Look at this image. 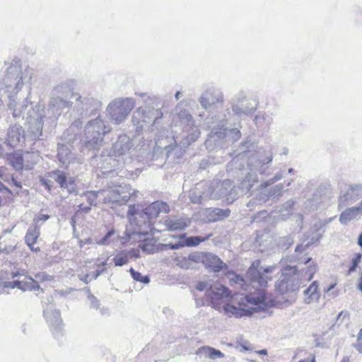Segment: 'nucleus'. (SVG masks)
I'll return each mask as SVG.
<instances>
[{"instance_id":"nucleus-1","label":"nucleus","mask_w":362,"mask_h":362,"mask_svg":"<svg viewBox=\"0 0 362 362\" xmlns=\"http://www.w3.org/2000/svg\"><path fill=\"white\" fill-rule=\"evenodd\" d=\"M274 267H261V262L254 261L247 270L250 278L249 284H246L245 279L235 275L230 279L231 281L238 284L240 288L247 293L231 295L230 291L220 283H214L207 290V297L210 299L212 307L221 310L223 309L229 316L241 317L251 315L258 309L264 310L268 308L276 306L278 302L273 298L267 288L268 281L272 280L267 274L273 271Z\"/></svg>"},{"instance_id":"nucleus-2","label":"nucleus","mask_w":362,"mask_h":362,"mask_svg":"<svg viewBox=\"0 0 362 362\" xmlns=\"http://www.w3.org/2000/svg\"><path fill=\"white\" fill-rule=\"evenodd\" d=\"M13 281L8 283V286L11 288H18L23 291H36L44 292L40 288L39 283H43L51 280V277L45 273H38L35 275V279L31 276L21 273L20 272L11 274Z\"/></svg>"},{"instance_id":"nucleus-3","label":"nucleus","mask_w":362,"mask_h":362,"mask_svg":"<svg viewBox=\"0 0 362 362\" xmlns=\"http://www.w3.org/2000/svg\"><path fill=\"white\" fill-rule=\"evenodd\" d=\"M298 270L296 266L287 265L281 269L280 278L275 284V292L284 295L298 288Z\"/></svg>"},{"instance_id":"nucleus-4","label":"nucleus","mask_w":362,"mask_h":362,"mask_svg":"<svg viewBox=\"0 0 362 362\" xmlns=\"http://www.w3.org/2000/svg\"><path fill=\"white\" fill-rule=\"evenodd\" d=\"M212 233H209L204 236L187 237L186 233H182L179 235H173V238H178L180 240L176 243H170L168 245L169 248L172 250H177L184 247H196L202 243L209 240L211 237H212Z\"/></svg>"},{"instance_id":"nucleus-5","label":"nucleus","mask_w":362,"mask_h":362,"mask_svg":"<svg viewBox=\"0 0 362 362\" xmlns=\"http://www.w3.org/2000/svg\"><path fill=\"white\" fill-rule=\"evenodd\" d=\"M131 188L128 185L118 186L110 192L111 197L113 198L112 202L119 203L120 204H126L132 197L130 192Z\"/></svg>"},{"instance_id":"nucleus-6","label":"nucleus","mask_w":362,"mask_h":362,"mask_svg":"<svg viewBox=\"0 0 362 362\" xmlns=\"http://www.w3.org/2000/svg\"><path fill=\"white\" fill-rule=\"evenodd\" d=\"M229 209H221L218 208L207 209L206 218L207 222H217L228 218L230 216Z\"/></svg>"},{"instance_id":"nucleus-7","label":"nucleus","mask_w":362,"mask_h":362,"mask_svg":"<svg viewBox=\"0 0 362 362\" xmlns=\"http://www.w3.org/2000/svg\"><path fill=\"white\" fill-rule=\"evenodd\" d=\"M40 236V228L37 225L30 226L25 234V240L28 246L32 251L40 252V248L39 247H34V245L37 243V240Z\"/></svg>"},{"instance_id":"nucleus-8","label":"nucleus","mask_w":362,"mask_h":362,"mask_svg":"<svg viewBox=\"0 0 362 362\" xmlns=\"http://www.w3.org/2000/svg\"><path fill=\"white\" fill-rule=\"evenodd\" d=\"M362 214V202L358 206L350 207L344 210L339 216V221L346 224Z\"/></svg>"},{"instance_id":"nucleus-9","label":"nucleus","mask_w":362,"mask_h":362,"mask_svg":"<svg viewBox=\"0 0 362 362\" xmlns=\"http://www.w3.org/2000/svg\"><path fill=\"white\" fill-rule=\"evenodd\" d=\"M169 211L168 206L162 202H155L151 204L145 209V213L149 218H156L160 212L167 213Z\"/></svg>"},{"instance_id":"nucleus-10","label":"nucleus","mask_w":362,"mask_h":362,"mask_svg":"<svg viewBox=\"0 0 362 362\" xmlns=\"http://www.w3.org/2000/svg\"><path fill=\"white\" fill-rule=\"evenodd\" d=\"M202 261L206 267L211 268L214 272L221 270L225 265L218 257L211 254H205Z\"/></svg>"},{"instance_id":"nucleus-11","label":"nucleus","mask_w":362,"mask_h":362,"mask_svg":"<svg viewBox=\"0 0 362 362\" xmlns=\"http://www.w3.org/2000/svg\"><path fill=\"white\" fill-rule=\"evenodd\" d=\"M190 220L187 218L169 219L165 221V226L168 230H184L189 226Z\"/></svg>"},{"instance_id":"nucleus-12","label":"nucleus","mask_w":362,"mask_h":362,"mask_svg":"<svg viewBox=\"0 0 362 362\" xmlns=\"http://www.w3.org/2000/svg\"><path fill=\"white\" fill-rule=\"evenodd\" d=\"M305 296V301L310 303L313 301H317L320 294L319 292V284L317 281H314L304 291Z\"/></svg>"},{"instance_id":"nucleus-13","label":"nucleus","mask_w":362,"mask_h":362,"mask_svg":"<svg viewBox=\"0 0 362 362\" xmlns=\"http://www.w3.org/2000/svg\"><path fill=\"white\" fill-rule=\"evenodd\" d=\"M51 175H54V180L59 185L61 188L68 189L69 185H74L75 180L72 177L68 178L66 174L60 170H54Z\"/></svg>"},{"instance_id":"nucleus-14","label":"nucleus","mask_w":362,"mask_h":362,"mask_svg":"<svg viewBox=\"0 0 362 362\" xmlns=\"http://www.w3.org/2000/svg\"><path fill=\"white\" fill-rule=\"evenodd\" d=\"M133 108V104L129 100L122 101L119 107L118 115L114 119L116 124L123 122Z\"/></svg>"},{"instance_id":"nucleus-15","label":"nucleus","mask_w":362,"mask_h":362,"mask_svg":"<svg viewBox=\"0 0 362 362\" xmlns=\"http://www.w3.org/2000/svg\"><path fill=\"white\" fill-rule=\"evenodd\" d=\"M129 255L127 252H120L117 253L113 258V262L115 266H123L128 263Z\"/></svg>"},{"instance_id":"nucleus-16","label":"nucleus","mask_w":362,"mask_h":362,"mask_svg":"<svg viewBox=\"0 0 362 362\" xmlns=\"http://www.w3.org/2000/svg\"><path fill=\"white\" fill-rule=\"evenodd\" d=\"M92 206V203L90 202L89 206H83V204L78 205V209L75 212L73 216L71 221L73 224H74L76 220L79 218L80 215L83 213H88L90 210V207Z\"/></svg>"},{"instance_id":"nucleus-17","label":"nucleus","mask_w":362,"mask_h":362,"mask_svg":"<svg viewBox=\"0 0 362 362\" xmlns=\"http://www.w3.org/2000/svg\"><path fill=\"white\" fill-rule=\"evenodd\" d=\"M361 258H362V254L356 253L354 255V257L352 258L350 265L349 266L348 274H351L356 269L358 264L361 261Z\"/></svg>"},{"instance_id":"nucleus-18","label":"nucleus","mask_w":362,"mask_h":362,"mask_svg":"<svg viewBox=\"0 0 362 362\" xmlns=\"http://www.w3.org/2000/svg\"><path fill=\"white\" fill-rule=\"evenodd\" d=\"M203 349L206 351V354L211 358L214 359L216 358H223L224 356L221 351L215 349L214 348L207 346L204 347Z\"/></svg>"},{"instance_id":"nucleus-19","label":"nucleus","mask_w":362,"mask_h":362,"mask_svg":"<svg viewBox=\"0 0 362 362\" xmlns=\"http://www.w3.org/2000/svg\"><path fill=\"white\" fill-rule=\"evenodd\" d=\"M129 272L132 274V278L137 281L144 284H148L149 282V278L147 276H143L141 273L135 271L133 268H130Z\"/></svg>"},{"instance_id":"nucleus-20","label":"nucleus","mask_w":362,"mask_h":362,"mask_svg":"<svg viewBox=\"0 0 362 362\" xmlns=\"http://www.w3.org/2000/svg\"><path fill=\"white\" fill-rule=\"evenodd\" d=\"M49 218V215L40 214L35 218L34 221L35 223H38L40 222L46 221Z\"/></svg>"},{"instance_id":"nucleus-21","label":"nucleus","mask_w":362,"mask_h":362,"mask_svg":"<svg viewBox=\"0 0 362 362\" xmlns=\"http://www.w3.org/2000/svg\"><path fill=\"white\" fill-rule=\"evenodd\" d=\"M206 287H207V284L206 282H199L196 285V288L200 291H204L205 288H206Z\"/></svg>"},{"instance_id":"nucleus-22","label":"nucleus","mask_w":362,"mask_h":362,"mask_svg":"<svg viewBox=\"0 0 362 362\" xmlns=\"http://www.w3.org/2000/svg\"><path fill=\"white\" fill-rule=\"evenodd\" d=\"M310 269L312 272V274H310V276L309 277V280H310V279H312L313 278V275H314V274L315 273V272L317 270V265L315 264H313L310 265Z\"/></svg>"},{"instance_id":"nucleus-23","label":"nucleus","mask_w":362,"mask_h":362,"mask_svg":"<svg viewBox=\"0 0 362 362\" xmlns=\"http://www.w3.org/2000/svg\"><path fill=\"white\" fill-rule=\"evenodd\" d=\"M298 362H315V357L314 355H312L310 358H305L298 361Z\"/></svg>"},{"instance_id":"nucleus-24","label":"nucleus","mask_w":362,"mask_h":362,"mask_svg":"<svg viewBox=\"0 0 362 362\" xmlns=\"http://www.w3.org/2000/svg\"><path fill=\"white\" fill-rule=\"evenodd\" d=\"M355 347L356 349L361 353L362 352V344L360 341H358V343L356 344Z\"/></svg>"},{"instance_id":"nucleus-25","label":"nucleus","mask_w":362,"mask_h":362,"mask_svg":"<svg viewBox=\"0 0 362 362\" xmlns=\"http://www.w3.org/2000/svg\"><path fill=\"white\" fill-rule=\"evenodd\" d=\"M358 244L361 247H362V233L359 235V237L358 239Z\"/></svg>"},{"instance_id":"nucleus-26","label":"nucleus","mask_w":362,"mask_h":362,"mask_svg":"<svg viewBox=\"0 0 362 362\" xmlns=\"http://www.w3.org/2000/svg\"><path fill=\"white\" fill-rule=\"evenodd\" d=\"M361 340H362V328L361 329V330L358 332L357 341H361Z\"/></svg>"},{"instance_id":"nucleus-27","label":"nucleus","mask_w":362,"mask_h":362,"mask_svg":"<svg viewBox=\"0 0 362 362\" xmlns=\"http://www.w3.org/2000/svg\"><path fill=\"white\" fill-rule=\"evenodd\" d=\"M43 185L46 187V188L49 191L51 189L49 185H48V182L47 181H43Z\"/></svg>"},{"instance_id":"nucleus-28","label":"nucleus","mask_w":362,"mask_h":362,"mask_svg":"<svg viewBox=\"0 0 362 362\" xmlns=\"http://www.w3.org/2000/svg\"><path fill=\"white\" fill-rule=\"evenodd\" d=\"M341 362H350L349 358L348 356H345L341 359Z\"/></svg>"},{"instance_id":"nucleus-29","label":"nucleus","mask_w":362,"mask_h":362,"mask_svg":"<svg viewBox=\"0 0 362 362\" xmlns=\"http://www.w3.org/2000/svg\"><path fill=\"white\" fill-rule=\"evenodd\" d=\"M13 184H14L16 187H21V184H19L16 180H13Z\"/></svg>"},{"instance_id":"nucleus-30","label":"nucleus","mask_w":362,"mask_h":362,"mask_svg":"<svg viewBox=\"0 0 362 362\" xmlns=\"http://www.w3.org/2000/svg\"><path fill=\"white\" fill-rule=\"evenodd\" d=\"M258 353L260 354H267V350L262 349V350L259 351Z\"/></svg>"},{"instance_id":"nucleus-31","label":"nucleus","mask_w":362,"mask_h":362,"mask_svg":"<svg viewBox=\"0 0 362 362\" xmlns=\"http://www.w3.org/2000/svg\"><path fill=\"white\" fill-rule=\"evenodd\" d=\"M310 261H311V258H310V257H309V258H308V259L305 261L304 264H308V263L309 262H310Z\"/></svg>"},{"instance_id":"nucleus-32","label":"nucleus","mask_w":362,"mask_h":362,"mask_svg":"<svg viewBox=\"0 0 362 362\" xmlns=\"http://www.w3.org/2000/svg\"><path fill=\"white\" fill-rule=\"evenodd\" d=\"M332 288H334V285L331 286L328 288V290H330V289H332Z\"/></svg>"},{"instance_id":"nucleus-33","label":"nucleus","mask_w":362,"mask_h":362,"mask_svg":"<svg viewBox=\"0 0 362 362\" xmlns=\"http://www.w3.org/2000/svg\"><path fill=\"white\" fill-rule=\"evenodd\" d=\"M299 247H300V246H297L296 248V251H298Z\"/></svg>"},{"instance_id":"nucleus-34","label":"nucleus","mask_w":362,"mask_h":362,"mask_svg":"<svg viewBox=\"0 0 362 362\" xmlns=\"http://www.w3.org/2000/svg\"><path fill=\"white\" fill-rule=\"evenodd\" d=\"M357 188H358V187H352L351 189H357Z\"/></svg>"},{"instance_id":"nucleus-35","label":"nucleus","mask_w":362,"mask_h":362,"mask_svg":"<svg viewBox=\"0 0 362 362\" xmlns=\"http://www.w3.org/2000/svg\"><path fill=\"white\" fill-rule=\"evenodd\" d=\"M17 131H21V127L20 129H16Z\"/></svg>"},{"instance_id":"nucleus-36","label":"nucleus","mask_w":362,"mask_h":362,"mask_svg":"<svg viewBox=\"0 0 362 362\" xmlns=\"http://www.w3.org/2000/svg\"><path fill=\"white\" fill-rule=\"evenodd\" d=\"M0 185H2L1 182H0Z\"/></svg>"}]
</instances>
